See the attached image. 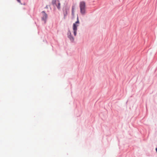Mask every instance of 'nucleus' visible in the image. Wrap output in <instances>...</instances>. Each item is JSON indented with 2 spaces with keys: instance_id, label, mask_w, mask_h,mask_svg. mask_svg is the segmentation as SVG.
I'll return each instance as SVG.
<instances>
[{
  "instance_id": "10",
  "label": "nucleus",
  "mask_w": 157,
  "mask_h": 157,
  "mask_svg": "<svg viewBox=\"0 0 157 157\" xmlns=\"http://www.w3.org/2000/svg\"><path fill=\"white\" fill-rule=\"evenodd\" d=\"M77 30H73V33L74 35L75 36H76V34H77Z\"/></svg>"
},
{
  "instance_id": "14",
  "label": "nucleus",
  "mask_w": 157,
  "mask_h": 157,
  "mask_svg": "<svg viewBox=\"0 0 157 157\" xmlns=\"http://www.w3.org/2000/svg\"><path fill=\"white\" fill-rule=\"evenodd\" d=\"M155 150H156V152H157V147H156V149H155Z\"/></svg>"
},
{
  "instance_id": "4",
  "label": "nucleus",
  "mask_w": 157,
  "mask_h": 157,
  "mask_svg": "<svg viewBox=\"0 0 157 157\" xmlns=\"http://www.w3.org/2000/svg\"><path fill=\"white\" fill-rule=\"evenodd\" d=\"M78 25L75 24H73V30H77V26Z\"/></svg>"
},
{
  "instance_id": "1",
  "label": "nucleus",
  "mask_w": 157,
  "mask_h": 157,
  "mask_svg": "<svg viewBox=\"0 0 157 157\" xmlns=\"http://www.w3.org/2000/svg\"><path fill=\"white\" fill-rule=\"evenodd\" d=\"M79 7L81 14L83 16L86 13V3L84 1L80 2L79 3Z\"/></svg>"
},
{
  "instance_id": "6",
  "label": "nucleus",
  "mask_w": 157,
  "mask_h": 157,
  "mask_svg": "<svg viewBox=\"0 0 157 157\" xmlns=\"http://www.w3.org/2000/svg\"><path fill=\"white\" fill-rule=\"evenodd\" d=\"M79 19H78V17H77V21L75 22V23H74V24H75L76 25V24H79Z\"/></svg>"
},
{
  "instance_id": "13",
  "label": "nucleus",
  "mask_w": 157,
  "mask_h": 157,
  "mask_svg": "<svg viewBox=\"0 0 157 157\" xmlns=\"http://www.w3.org/2000/svg\"><path fill=\"white\" fill-rule=\"evenodd\" d=\"M19 2H21L20 0H17Z\"/></svg>"
},
{
  "instance_id": "9",
  "label": "nucleus",
  "mask_w": 157,
  "mask_h": 157,
  "mask_svg": "<svg viewBox=\"0 0 157 157\" xmlns=\"http://www.w3.org/2000/svg\"><path fill=\"white\" fill-rule=\"evenodd\" d=\"M75 6H73L72 7V14H74V9Z\"/></svg>"
},
{
  "instance_id": "8",
  "label": "nucleus",
  "mask_w": 157,
  "mask_h": 157,
  "mask_svg": "<svg viewBox=\"0 0 157 157\" xmlns=\"http://www.w3.org/2000/svg\"><path fill=\"white\" fill-rule=\"evenodd\" d=\"M63 14H64V17H65L67 15V11L66 10L65 11V12H63Z\"/></svg>"
},
{
  "instance_id": "2",
  "label": "nucleus",
  "mask_w": 157,
  "mask_h": 157,
  "mask_svg": "<svg viewBox=\"0 0 157 157\" xmlns=\"http://www.w3.org/2000/svg\"><path fill=\"white\" fill-rule=\"evenodd\" d=\"M41 13L42 14V16L41 17V20L44 21V24H45L48 18V15L44 11H42Z\"/></svg>"
},
{
  "instance_id": "3",
  "label": "nucleus",
  "mask_w": 157,
  "mask_h": 157,
  "mask_svg": "<svg viewBox=\"0 0 157 157\" xmlns=\"http://www.w3.org/2000/svg\"><path fill=\"white\" fill-rule=\"evenodd\" d=\"M68 37L70 41L72 42H73L74 40V38L72 35L67 36Z\"/></svg>"
},
{
  "instance_id": "11",
  "label": "nucleus",
  "mask_w": 157,
  "mask_h": 157,
  "mask_svg": "<svg viewBox=\"0 0 157 157\" xmlns=\"http://www.w3.org/2000/svg\"><path fill=\"white\" fill-rule=\"evenodd\" d=\"M56 0H53L52 1V3L53 5L56 4Z\"/></svg>"
},
{
  "instance_id": "7",
  "label": "nucleus",
  "mask_w": 157,
  "mask_h": 157,
  "mask_svg": "<svg viewBox=\"0 0 157 157\" xmlns=\"http://www.w3.org/2000/svg\"><path fill=\"white\" fill-rule=\"evenodd\" d=\"M71 35V33L70 31L69 30H68V32H67V36H70Z\"/></svg>"
},
{
  "instance_id": "5",
  "label": "nucleus",
  "mask_w": 157,
  "mask_h": 157,
  "mask_svg": "<svg viewBox=\"0 0 157 157\" xmlns=\"http://www.w3.org/2000/svg\"><path fill=\"white\" fill-rule=\"evenodd\" d=\"M56 6L57 8V9L59 10L60 9V4L59 2L58 3V4L57 5H56Z\"/></svg>"
},
{
  "instance_id": "12",
  "label": "nucleus",
  "mask_w": 157,
  "mask_h": 157,
  "mask_svg": "<svg viewBox=\"0 0 157 157\" xmlns=\"http://www.w3.org/2000/svg\"><path fill=\"white\" fill-rule=\"evenodd\" d=\"M45 8L48 9V5H47L45 7Z\"/></svg>"
}]
</instances>
